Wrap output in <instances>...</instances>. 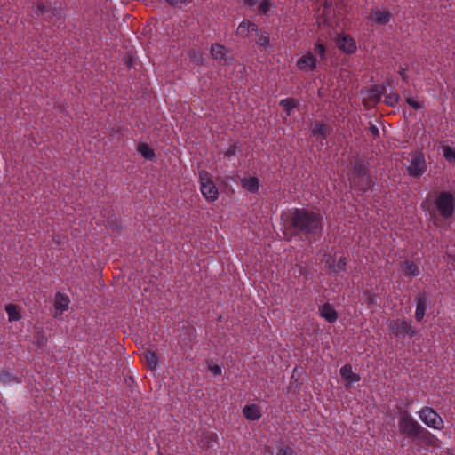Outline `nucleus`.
Segmentation results:
<instances>
[{
	"label": "nucleus",
	"mask_w": 455,
	"mask_h": 455,
	"mask_svg": "<svg viewBox=\"0 0 455 455\" xmlns=\"http://www.w3.org/2000/svg\"><path fill=\"white\" fill-rule=\"evenodd\" d=\"M69 299L68 296L58 292L54 300V316H60L68 308Z\"/></svg>",
	"instance_id": "obj_12"
},
{
	"label": "nucleus",
	"mask_w": 455,
	"mask_h": 455,
	"mask_svg": "<svg viewBox=\"0 0 455 455\" xmlns=\"http://www.w3.org/2000/svg\"><path fill=\"white\" fill-rule=\"evenodd\" d=\"M370 130H371V132L373 135H378V134H379V129H378V127H376V126L372 125V126H371Z\"/></svg>",
	"instance_id": "obj_42"
},
{
	"label": "nucleus",
	"mask_w": 455,
	"mask_h": 455,
	"mask_svg": "<svg viewBox=\"0 0 455 455\" xmlns=\"http://www.w3.org/2000/svg\"><path fill=\"white\" fill-rule=\"evenodd\" d=\"M398 95L397 94H390L386 97V103L389 106H394L398 101Z\"/></svg>",
	"instance_id": "obj_36"
},
{
	"label": "nucleus",
	"mask_w": 455,
	"mask_h": 455,
	"mask_svg": "<svg viewBox=\"0 0 455 455\" xmlns=\"http://www.w3.org/2000/svg\"><path fill=\"white\" fill-rule=\"evenodd\" d=\"M337 45L339 50L347 53H353L356 50L355 41L348 35L339 36Z\"/></svg>",
	"instance_id": "obj_11"
},
{
	"label": "nucleus",
	"mask_w": 455,
	"mask_h": 455,
	"mask_svg": "<svg viewBox=\"0 0 455 455\" xmlns=\"http://www.w3.org/2000/svg\"><path fill=\"white\" fill-rule=\"evenodd\" d=\"M0 382L4 385H12L14 383H20L21 379L18 376L12 375L8 371H0Z\"/></svg>",
	"instance_id": "obj_22"
},
{
	"label": "nucleus",
	"mask_w": 455,
	"mask_h": 455,
	"mask_svg": "<svg viewBox=\"0 0 455 455\" xmlns=\"http://www.w3.org/2000/svg\"><path fill=\"white\" fill-rule=\"evenodd\" d=\"M454 204V196L448 192H442L435 200V205L440 215L445 219L452 216Z\"/></svg>",
	"instance_id": "obj_5"
},
{
	"label": "nucleus",
	"mask_w": 455,
	"mask_h": 455,
	"mask_svg": "<svg viewBox=\"0 0 455 455\" xmlns=\"http://www.w3.org/2000/svg\"><path fill=\"white\" fill-rule=\"evenodd\" d=\"M45 9H46V6L43 5V4H38L36 6V13L37 15H44L45 14Z\"/></svg>",
	"instance_id": "obj_40"
},
{
	"label": "nucleus",
	"mask_w": 455,
	"mask_h": 455,
	"mask_svg": "<svg viewBox=\"0 0 455 455\" xmlns=\"http://www.w3.org/2000/svg\"><path fill=\"white\" fill-rule=\"evenodd\" d=\"M426 160L421 153L411 155V160L407 166V172L410 176L419 177L426 171Z\"/></svg>",
	"instance_id": "obj_6"
},
{
	"label": "nucleus",
	"mask_w": 455,
	"mask_h": 455,
	"mask_svg": "<svg viewBox=\"0 0 455 455\" xmlns=\"http://www.w3.org/2000/svg\"><path fill=\"white\" fill-rule=\"evenodd\" d=\"M276 455H293V451L291 448L284 446L277 451Z\"/></svg>",
	"instance_id": "obj_38"
},
{
	"label": "nucleus",
	"mask_w": 455,
	"mask_h": 455,
	"mask_svg": "<svg viewBox=\"0 0 455 455\" xmlns=\"http://www.w3.org/2000/svg\"><path fill=\"white\" fill-rule=\"evenodd\" d=\"M280 105L285 109L286 114L290 116L292 109L296 107V101L292 98H286L280 101Z\"/></svg>",
	"instance_id": "obj_27"
},
{
	"label": "nucleus",
	"mask_w": 455,
	"mask_h": 455,
	"mask_svg": "<svg viewBox=\"0 0 455 455\" xmlns=\"http://www.w3.org/2000/svg\"><path fill=\"white\" fill-rule=\"evenodd\" d=\"M397 426L402 435L412 439H416L423 428L408 411H403L398 415Z\"/></svg>",
	"instance_id": "obj_2"
},
{
	"label": "nucleus",
	"mask_w": 455,
	"mask_h": 455,
	"mask_svg": "<svg viewBox=\"0 0 455 455\" xmlns=\"http://www.w3.org/2000/svg\"><path fill=\"white\" fill-rule=\"evenodd\" d=\"M420 420L428 427L435 430H443L444 422L442 417L431 407L422 408L419 411Z\"/></svg>",
	"instance_id": "obj_4"
},
{
	"label": "nucleus",
	"mask_w": 455,
	"mask_h": 455,
	"mask_svg": "<svg viewBox=\"0 0 455 455\" xmlns=\"http://www.w3.org/2000/svg\"><path fill=\"white\" fill-rule=\"evenodd\" d=\"M317 60L312 52L303 54L297 61V68L304 72H310L315 69Z\"/></svg>",
	"instance_id": "obj_9"
},
{
	"label": "nucleus",
	"mask_w": 455,
	"mask_h": 455,
	"mask_svg": "<svg viewBox=\"0 0 455 455\" xmlns=\"http://www.w3.org/2000/svg\"><path fill=\"white\" fill-rule=\"evenodd\" d=\"M364 175H367L365 165L362 163H355L354 165L353 177L359 179Z\"/></svg>",
	"instance_id": "obj_29"
},
{
	"label": "nucleus",
	"mask_w": 455,
	"mask_h": 455,
	"mask_svg": "<svg viewBox=\"0 0 455 455\" xmlns=\"http://www.w3.org/2000/svg\"><path fill=\"white\" fill-rule=\"evenodd\" d=\"M447 262L451 267H455V251H449L447 252Z\"/></svg>",
	"instance_id": "obj_37"
},
{
	"label": "nucleus",
	"mask_w": 455,
	"mask_h": 455,
	"mask_svg": "<svg viewBox=\"0 0 455 455\" xmlns=\"http://www.w3.org/2000/svg\"><path fill=\"white\" fill-rule=\"evenodd\" d=\"M209 370L211 372H212L214 375H220L221 374V367L215 364V365H211L209 367Z\"/></svg>",
	"instance_id": "obj_39"
},
{
	"label": "nucleus",
	"mask_w": 455,
	"mask_h": 455,
	"mask_svg": "<svg viewBox=\"0 0 455 455\" xmlns=\"http://www.w3.org/2000/svg\"><path fill=\"white\" fill-rule=\"evenodd\" d=\"M326 264L334 270V272L338 273L339 271H343L345 269V266L347 264L346 262V259L343 258V257H339V262L336 266H333L331 263V259L329 258L328 259H326Z\"/></svg>",
	"instance_id": "obj_28"
},
{
	"label": "nucleus",
	"mask_w": 455,
	"mask_h": 455,
	"mask_svg": "<svg viewBox=\"0 0 455 455\" xmlns=\"http://www.w3.org/2000/svg\"><path fill=\"white\" fill-rule=\"evenodd\" d=\"M258 27L250 20H243L238 26L236 33L239 36L245 38L250 36L251 32H257Z\"/></svg>",
	"instance_id": "obj_15"
},
{
	"label": "nucleus",
	"mask_w": 455,
	"mask_h": 455,
	"mask_svg": "<svg viewBox=\"0 0 455 455\" xmlns=\"http://www.w3.org/2000/svg\"><path fill=\"white\" fill-rule=\"evenodd\" d=\"M419 443L427 447H440V440L426 428H422L419 435L416 437Z\"/></svg>",
	"instance_id": "obj_10"
},
{
	"label": "nucleus",
	"mask_w": 455,
	"mask_h": 455,
	"mask_svg": "<svg viewBox=\"0 0 455 455\" xmlns=\"http://www.w3.org/2000/svg\"><path fill=\"white\" fill-rule=\"evenodd\" d=\"M443 155L446 160L455 162V148L450 146H444L442 148Z\"/></svg>",
	"instance_id": "obj_30"
},
{
	"label": "nucleus",
	"mask_w": 455,
	"mask_h": 455,
	"mask_svg": "<svg viewBox=\"0 0 455 455\" xmlns=\"http://www.w3.org/2000/svg\"><path fill=\"white\" fill-rule=\"evenodd\" d=\"M390 328L395 336L404 337L405 335H409L412 337L415 334V331L410 321H393L390 323Z\"/></svg>",
	"instance_id": "obj_8"
},
{
	"label": "nucleus",
	"mask_w": 455,
	"mask_h": 455,
	"mask_svg": "<svg viewBox=\"0 0 455 455\" xmlns=\"http://www.w3.org/2000/svg\"><path fill=\"white\" fill-rule=\"evenodd\" d=\"M242 188L250 193H256L259 188V180L256 177H243L241 179Z\"/></svg>",
	"instance_id": "obj_16"
},
{
	"label": "nucleus",
	"mask_w": 455,
	"mask_h": 455,
	"mask_svg": "<svg viewBox=\"0 0 455 455\" xmlns=\"http://www.w3.org/2000/svg\"><path fill=\"white\" fill-rule=\"evenodd\" d=\"M351 183L354 187L358 188L360 190L366 191L371 187V179L368 174L359 179L352 177Z\"/></svg>",
	"instance_id": "obj_21"
},
{
	"label": "nucleus",
	"mask_w": 455,
	"mask_h": 455,
	"mask_svg": "<svg viewBox=\"0 0 455 455\" xmlns=\"http://www.w3.org/2000/svg\"><path fill=\"white\" fill-rule=\"evenodd\" d=\"M171 5L178 6L180 8L188 5L192 0H166Z\"/></svg>",
	"instance_id": "obj_34"
},
{
	"label": "nucleus",
	"mask_w": 455,
	"mask_h": 455,
	"mask_svg": "<svg viewBox=\"0 0 455 455\" xmlns=\"http://www.w3.org/2000/svg\"><path fill=\"white\" fill-rule=\"evenodd\" d=\"M340 376L347 380L348 384H354L360 380L359 376L353 372L352 367L349 364H346L340 369Z\"/></svg>",
	"instance_id": "obj_19"
},
{
	"label": "nucleus",
	"mask_w": 455,
	"mask_h": 455,
	"mask_svg": "<svg viewBox=\"0 0 455 455\" xmlns=\"http://www.w3.org/2000/svg\"><path fill=\"white\" fill-rule=\"evenodd\" d=\"M406 101L414 109H420L423 107V103L417 97H408Z\"/></svg>",
	"instance_id": "obj_31"
},
{
	"label": "nucleus",
	"mask_w": 455,
	"mask_h": 455,
	"mask_svg": "<svg viewBox=\"0 0 455 455\" xmlns=\"http://www.w3.org/2000/svg\"><path fill=\"white\" fill-rule=\"evenodd\" d=\"M291 223L295 228L306 235L315 236L322 232L323 215L320 212L296 208L291 214Z\"/></svg>",
	"instance_id": "obj_1"
},
{
	"label": "nucleus",
	"mask_w": 455,
	"mask_h": 455,
	"mask_svg": "<svg viewBox=\"0 0 455 455\" xmlns=\"http://www.w3.org/2000/svg\"><path fill=\"white\" fill-rule=\"evenodd\" d=\"M259 0H243L244 4L248 6H253L258 3Z\"/></svg>",
	"instance_id": "obj_41"
},
{
	"label": "nucleus",
	"mask_w": 455,
	"mask_h": 455,
	"mask_svg": "<svg viewBox=\"0 0 455 455\" xmlns=\"http://www.w3.org/2000/svg\"><path fill=\"white\" fill-rule=\"evenodd\" d=\"M372 21H375L378 24L385 25L390 20V14L386 10L375 9L372 11L371 14L369 16Z\"/></svg>",
	"instance_id": "obj_17"
},
{
	"label": "nucleus",
	"mask_w": 455,
	"mask_h": 455,
	"mask_svg": "<svg viewBox=\"0 0 455 455\" xmlns=\"http://www.w3.org/2000/svg\"><path fill=\"white\" fill-rule=\"evenodd\" d=\"M258 44L262 47H267L269 45V37L267 35L261 34L258 38Z\"/></svg>",
	"instance_id": "obj_35"
},
{
	"label": "nucleus",
	"mask_w": 455,
	"mask_h": 455,
	"mask_svg": "<svg viewBox=\"0 0 455 455\" xmlns=\"http://www.w3.org/2000/svg\"><path fill=\"white\" fill-rule=\"evenodd\" d=\"M315 52L321 57V59L325 58V47L322 42L317 41L315 43Z\"/></svg>",
	"instance_id": "obj_33"
},
{
	"label": "nucleus",
	"mask_w": 455,
	"mask_h": 455,
	"mask_svg": "<svg viewBox=\"0 0 455 455\" xmlns=\"http://www.w3.org/2000/svg\"><path fill=\"white\" fill-rule=\"evenodd\" d=\"M272 7V4L269 0H263L259 5V11L262 13H267Z\"/></svg>",
	"instance_id": "obj_32"
},
{
	"label": "nucleus",
	"mask_w": 455,
	"mask_h": 455,
	"mask_svg": "<svg viewBox=\"0 0 455 455\" xmlns=\"http://www.w3.org/2000/svg\"><path fill=\"white\" fill-rule=\"evenodd\" d=\"M321 316L327 320L329 323H333L337 320V313L334 307L330 304H324L320 308Z\"/></svg>",
	"instance_id": "obj_20"
},
{
	"label": "nucleus",
	"mask_w": 455,
	"mask_h": 455,
	"mask_svg": "<svg viewBox=\"0 0 455 455\" xmlns=\"http://www.w3.org/2000/svg\"><path fill=\"white\" fill-rule=\"evenodd\" d=\"M310 136L314 138L323 147L326 144L327 127L320 121H314L309 127Z\"/></svg>",
	"instance_id": "obj_7"
},
{
	"label": "nucleus",
	"mask_w": 455,
	"mask_h": 455,
	"mask_svg": "<svg viewBox=\"0 0 455 455\" xmlns=\"http://www.w3.org/2000/svg\"><path fill=\"white\" fill-rule=\"evenodd\" d=\"M5 311L8 315V319L12 321H19L21 318V314L19 308L13 304H8L5 306Z\"/></svg>",
	"instance_id": "obj_23"
},
{
	"label": "nucleus",
	"mask_w": 455,
	"mask_h": 455,
	"mask_svg": "<svg viewBox=\"0 0 455 455\" xmlns=\"http://www.w3.org/2000/svg\"><path fill=\"white\" fill-rule=\"evenodd\" d=\"M200 191L203 196L209 202H214L219 197V191L210 174L205 171L199 172Z\"/></svg>",
	"instance_id": "obj_3"
},
{
	"label": "nucleus",
	"mask_w": 455,
	"mask_h": 455,
	"mask_svg": "<svg viewBox=\"0 0 455 455\" xmlns=\"http://www.w3.org/2000/svg\"><path fill=\"white\" fill-rule=\"evenodd\" d=\"M426 310V299L425 297L417 298V306L415 310V317L418 321L422 320Z\"/></svg>",
	"instance_id": "obj_25"
},
{
	"label": "nucleus",
	"mask_w": 455,
	"mask_h": 455,
	"mask_svg": "<svg viewBox=\"0 0 455 455\" xmlns=\"http://www.w3.org/2000/svg\"><path fill=\"white\" fill-rule=\"evenodd\" d=\"M143 360L145 361V363L148 364V366L151 370H154L156 368L157 363H158V359H157L156 355L154 352L149 351V350L145 351L143 353Z\"/></svg>",
	"instance_id": "obj_24"
},
{
	"label": "nucleus",
	"mask_w": 455,
	"mask_h": 455,
	"mask_svg": "<svg viewBox=\"0 0 455 455\" xmlns=\"http://www.w3.org/2000/svg\"><path fill=\"white\" fill-rule=\"evenodd\" d=\"M243 412V416L248 420H258L261 417V410L257 404L246 405Z\"/></svg>",
	"instance_id": "obj_18"
},
{
	"label": "nucleus",
	"mask_w": 455,
	"mask_h": 455,
	"mask_svg": "<svg viewBox=\"0 0 455 455\" xmlns=\"http://www.w3.org/2000/svg\"><path fill=\"white\" fill-rule=\"evenodd\" d=\"M400 268L402 274L407 277L414 278L420 274L418 266L415 263L409 260L401 262Z\"/></svg>",
	"instance_id": "obj_14"
},
{
	"label": "nucleus",
	"mask_w": 455,
	"mask_h": 455,
	"mask_svg": "<svg viewBox=\"0 0 455 455\" xmlns=\"http://www.w3.org/2000/svg\"><path fill=\"white\" fill-rule=\"evenodd\" d=\"M138 151L146 159H152L155 156L154 150L145 143L139 145Z\"/></svg>",
	"instance_id": "obj_26"
},
{
	"label": "nucleus",
	"mask_w": 455,
	"mask_h": 455,
	"mask_svg": "<svg viewBox=\"0 0 455 455\" xmlns=\"http://www.w3.org/2000/svg\"><path fill=\"white\" fill-rule=\"evenodd\" d=\"M227 49L220 44L212 45L211 54L212 58L223 64H228L231 60L228 57H227Z\"/></svg>",
	"instance_id": "obj_13"
}]
</instances>
